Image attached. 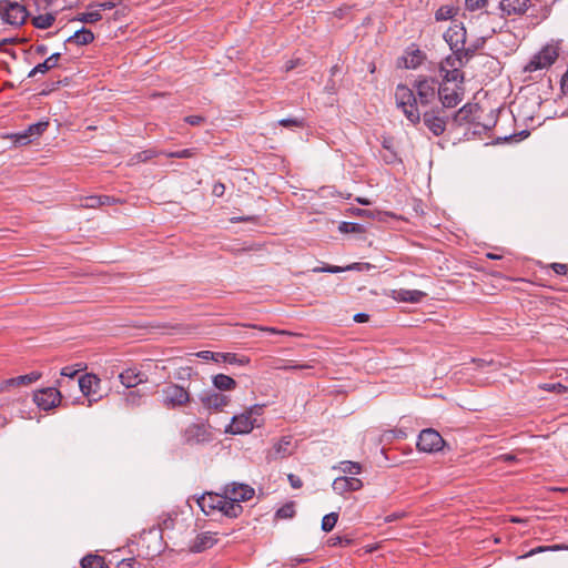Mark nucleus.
<instances>
[{
    "instance_id": "obj_1",
    "label": "nucleus",
    "mask_w": 568,
    "mask_h": 568,
    "mask_svg": "<svg viewBox=\"0 0 568 568\" xmlns=\"http://www.w3.org/2000/svg\"><path fill=\"white\" fill-rule=\"evenodd\" d=\"M439 84L433 78L418 79L414 89L405 84H398L395 91V100L398 109H400L406 119L414 125L422 120V113L418 104L427 106L438 99Z\"/></svg>"
},
{
    "instance_id": "obj_2",
    "label": "nucleus",
    "mask_w": 568,
    "mask_h": 568,
    "mask_svg": "<svg viewBox=\"0 0 568 568\" xmlns=\"http://www.w3.org/2000/svg\"><path fill=\"white\" fill-rule=\"evenodd\" d=\"M161 404L166 409H179L191 402L190 392L175 383H168L161 389Z\"/></svg>"
},
{
    "instance_id": "obj_3",
    "label": "nucleus",
    "mask_w": 568,
    "mask_h": 568,
    "mask_svg": "<svg viewBox=\"0 0 568 568\" xmlns=\"http://www.w3.org/2000/svg\"><path fill=\"white\" fill-rule=\"evenodd\" d=\"M424 125L435 135H442L447 126L448 115L443 108H430L422 114Z\"/></svg>"
},
{
    "instance_id": "obj_4",
    "label": "nucleus",
    "mask_w": 568,
    "mask_h": 568,
    "mask_svg": "<svg viewBox=\"0 0 568 568\" xmlns=\"http://www.w3.org/2000/svg\"><path fill=\"white\" fill-rule=\"evenodd\" d=\"M558 55V48L548 44L531 58V60L525 67V71L534 72L537 70L549 68L551 64L555 63Z\"/></svg>"
},
{
    "instance_id": "obj_5",
    "label": "nucleus",
    "mask_w": 568,
    "mask_h": 568,
    "mask_svg": "<svg viewBox=\"0 0 568 568\" xmlns=\"http://www.w3.org/2000/svg\"><path fill=\"white\" fill-rule=\"evenodd\" d=\"M445 440L434 428L423 429L417 439V448L424 453H437L443 449Z\"/></svg>"
},
{
    "instance_id": "obj_6",
    "label": "nucleus",
    "mask_w": 568,
    "mask_h": 568,
    "mask_svg": "<svg viewBox=\"0 0 568 568\" xmlns=\"http://www.w3.org/2000/svg\"><path fill=\"white\" fill-rule=\"evenodd\" d=\"M0 16L6 23L20 26L26 21L28 12L18 2L2 1L0 2Z\"/></svg>"
},
{
    "instance_id": "obj_7",
    "label": "nucleus",
    "mask_w": 568,
    "mask_h": 568,
    "mask_svg": "<svg viewBox=\"0 0 568 568\" xmlns=\"http://www.w3.org/2000/svg\"><path fill=\"white\" fill-rule=\"evenodd\" d=\"M78 384L83 396L88 398L89 406L101 399L102 396L99 394L101 379L95 374L87 373L82 375Z\"/></svg>"
},
{
    "instance_id": "obj_8",
    "label": "nucleus",
    "mask_w": 568,
    "mask_h": 568,
    "mask_svg": "<svg viewBox=\"0 0 568 568\" xmlns=\"http://www.w3.org/2000/svg\"><path fill=\"white\" fill-rule=\"evenodd\" d=\"M49 121H39L37 123L30 124L22 132H18L11 135L14 144L18 145H28L32 141L40 138L48 129Z\"/></svg>"
},
{
    "instance_id": "obj_9",
    "label": "nucleus",
    "mask_w": 568,
    "mask_h": 568,
    "mask_svg": "<svg viewBox=\"0 0 568 568\" xmlns=\"http://www.w3.org/2000/svg\"><path fill=\"white\" fill-rule=\"evenodd\" d=\"M61 393L55 387H47L34 393L33 400L43 410L57 407L61 402Z\"/></svg>"
},
{
    "instance_id": "obj_10",
    "label": "nucleus",
    "mask_w": 568,
    "mask_h": 568,
    "mask_svg": "<svg viewBox=\"0 0 568 568\" xmlns=\"http://www.w3.org/2000/svg\"><path fill=\"white\" fill-rule=\"evenodd\" d=\"M466 36L467 32L463 23H453L444 33V39L453 51V55H456L459 49L466 44Z\"/></svg>"
},
{
    "instance_id": "obj_11",
    "label": "nucleus",
    "mask_w": 568,
    "mask_h": 568,
    "mask_svg": "<svg viewBox=\"0 0 568 568\" xmlns=\"http://www.w3.org/2000/svg\"><path fill=\"white\" fill-rule=\"evenodd\" d=\"M438 100L442 103V108H455L463 100V88L457 84L449 87L446 83L439 84Z\"/></svg>"
},
{
    "instance_id": "obj_12",
    "label": "nucleus",
    "mask_w": 568,
    "mask_h": 568,
    "mask_svg": "<svg viewBox=\"0 0 568 568\" xmlns=\"http://www.w3.org/2000/svg\"><path fill=\"white\" fill-rule=\"evenodd\" d=\"M212 439V433L204 424H191L184 430V440L189 445L207 443Z\"/></svg>"
},
{
    "instance_id": "obj_13",
    "label": "nucleus",
    "mask_w": 568,
    "mask_h": 568,
    "mask_svg": "<svg viewBox=\"0 0 568 568\" xmlns=\"http://www.w3.org/2000/svg\"><path fill=\"white\" fill-rule=\"evenodd\" d=\"M294 452L292 437L284 436L274 443L273 447L267 452L266 459L268 462L283 459L291 456Z\"/></svg>"
},
{
    "instance_id": "obj_14",
    "label": "nucleus",
    "mask_w": 568,
    "mask_h": 568,
    "mask_svg": "<svg viewBox=\"0 0 568 568\" xmlns=\"http://www.w3.org/2000/svg\"><path fill=\"white\" fill-rule=\"evenodd\" d=\"M255 426H258L255 418H251L250 414L245 412L235 415L232 418L231 425L227 427L226 432L231 434H248Z\"/></svg>"
},
{
    "instance_id": "obj_15",
    "label": "nucleus",
    "mask_w": 568,
    "mask_h": 568,
    "mask_svg": "<svg viewBox=\"0 0 568 568\" xmlns=\"http://www.w3.org/2000/svg\"><path fill=\"white\" fill-rule=\"evenodd\" d=\"M204 408L221 412L230 403V397L217 392H204L200 395Z\"/></svg>"
},
{
    "instance_id": "obj_16",
    "label": "nucleus",
    "mask_w": 568,
    "mask_h": 568,
    "mask_svg": "<svg viewBox=\"0 0 568 568\" xmlns=\"http://www.w3.org/2000/svg\"><path fill=\"white\" fill-rule=\"evenodd\" d=\"M224 491L226 497L240 505L242 501H246L254 496V489L245 484L233 483L231 485H226Z\"/></svg>"
},
{
    "instance_id": "obj_17",
    "label": "nucleus",
    "mask_w": 568,
    "mask_h": 568,
    "mask_svg": "<svg viewBox=\"0 0 568 568\" xmlns=\"http://www.w3.org/2000/svg\"><path fill=\"white\" fill-rule=\"evenodd\" d=\"M225 498V491L223 494L206 493L197 499V505L206 515L212 514L214 510H219L223 504L222 500Z\"/></svg>"
},
{
    "instance_id": "obj_18",
    "label": "nucleus",
    "mask_w": 568,
    "mask_h": 568,
    "mask_svg": "<svg viewBox=\"0 0 568 568\" xmlns=\"http://www.w3.org/2000/svg\"><path fill=\"white\" fill-rule=\"evenodd\" d=\"M363 481L356 477H337L332 484L333 490L338 495H344L349 491H357L362 489Z\"/></svg>"
},
{
    "instance_id": "obj_19",
    "label": "nucleus",
    "mask_w": 568,
    "mask_h": 568,
    "mask_svg": "<svg viewBox=\"0 0 568 568\" xmlns=\"http://www.w3.org/2000/svg\"><path fill=\"white\" fill-rule=\"evenodd\" d=\"M529 4L530 0H500L499 9L505 16H523Z\"/></svg>"
},
{
    "instance_id": "obj_20",
    "label": "nucleus",
    "mask_w": 568,
    "mask_h": 568,
    "mask_svg": "<svg viewBox=\"0 0 568 568\" xmlns=\"http://www.w3.org/2000/svg\"><path fill=\"white\" fill-rule=\"evenodd\" d=\"M446 64L449 65L452 69L450 70H445L444 68H442V71L445 72L443 78H444V83H448V82H454L455 84L457 83H462L463 80H464V74L463 72L460 71V67L458 61H454V55H449L446 58Z\"/></svg>"
},
{
    "instance_id": "obj_21",
    "label": "nucleus",
    "mask_w": 568,
    "mask_h": 568,
    "mask_svg": "<svg viewBox=\"0 0 568 568\" xmlns=\"http://www.w3.org/2000/svg\"><path fill=\"white\" fill-rule=\"evenodd\" d=\"M217 542L215 534L211 531H204L199 534L192 542L190 550L192 552H202L206 549L212 548Z\"/></svg>"
},
{
    "instance_id": "obj_22",
    "label": "nucleus",
    "mask_w": 568,
    "mask_h": 568,
    "mask_svg": "<svg viewBox=\"0 0 568 568\" xmlns=\"http://www.w3.org/2000/svg\"><path fill=\"white\" fill-rule=\"evenodd\" d=\"M120 382L126 388H133L141 383L146 382V377L136 368H128L119 375Z\"/></svg>"
},
{
    "instance_id": "obj_23",
    "label": "nucleus",
    "mask_w": 568,
    "mask_h": 568,
    "mask_svg": "<svg viewBox=\"0 0 568 568\" xmlns=\"http://www.w3.org/2000/svg\"><path fill=\"white\" fill-rule=\"evenodd\" d=\"M61 53L55 52L47 58L43 62L37 64L28 74L29 78L36 77L38 73H47L51 69L58 67Z\"/></svg>"
},
{
    "instance_id": "obj_24",
    "label": "nucleus",
    "mask_w": 568,
    "mask_h": 568,
    "mask_svg": "<svg viewBox=\"0 0 568 568\" xmlns=\"http://www.w3.org/2000/svg\"><path fill=\"white\" fill-rule=\"evenodd\" d=\"M94 40V34L91 30L82 28L75 31L67 39V43H75L77 45H87Z\"/></svg>"
},
{
    "instance_id": "obj_25",
    "label": "nucleus",
    "mask_w": 568,
    "mask_h": 568,
    "mask_svg": "<svg viewBox=\"0 0 568 568\" xmlns=\"http://www.w3.org/2000/svg\"><path fill=\"white\" fill-rule=\"evenodd\" d=\"M222 501L223 504L221 505L222 507L220 508V511L226 517L235 518L243 511L242 505L232 501V499L226 496Z\"/></svg>"
},
{
    "instance_id": "obj_26",
    "label": "nucleus",
    "mask_w": 568,
    "mask_h": 568,
    "mask_svg": "<svg viewBox=\"0 0 568 568\" xmlns=\"http://www.w3.org/2000/svg\"><path fill=\"white\" fill-rule=\"evenodd\" d=\"M396 294L397 300L407 303H418L426 296V293L418 290H399Z\"/></svg>"
},
{
    "instance_id": "obj_27",
    "label": "nucleus",
    "mask_w": 568,
    "mask_h": 568,
    "mask_svg": "<svg viewBox=\"0 0 568 568\" xmlns=\"http://www.w3.org/2000/svg\"><path fill=\"white\" fill-rule=\"evenodd\" d=\"M474 105L465 104L463 105L453 116L454 122L462 126L466 123H469L473 120V111Z\"/></svg>"
},
{
    "instance_id": "obj_28",
    "label": "nucleus",
    "mask_w": 568,
    "mask_h": 568,
    "mask_svg": "<svg viewBox=\"0 0 568 568\" xmlns=\"http://www.w3.org/2000/svg\"><path fill=\"white\" fill-rule=\"evenodd\" d=\"M213 385L220 390H232L236 387V382L229 375L217 374L213 377Z\"/></svg>"
},
{
    "instance_id": "obj_29",
    "label": "nucleus",
    "mask_w": 568,
    "mask_h": 568,
    "mask_svg": "<svg viewBox=\"0 0 568 568\" xmlns=\"http://www.w3.org/2000/svg\"><path fill=\"white\" fill-rule=\"evenodd\" d=\"M478 49V45L476 44H469L463 45V49H459V51L454 55V61H458L459 65H464L466 62H468L474 54L476 53Z\"/></svg>"
},
{
    "instance_id": "obj_30",
    "label": "nucleus",
    "mask_w": 568,
    "mask_h": 568,
    "mask_svg": "<svg viewBox=\"0 0 568 568\" xmlns=\"http://www.w3.org/2000/svg\"><path fill=\"white\" fill-rule=\"evenodd\" d=\"M82 568H108L104 558L99 555H87L81 559Z\"/></svg>"
},
{
    "instance_id": "obj_31",
    "label": "nucleus",
    "mask_w": 568,
    "mask_h": 568,
    "mask_svg": "<svg viewBox=\"0 0 568 568\" xmlns=\"http://www.w3.org/2000/svg\"><path fill=\"white\" fill-rule=\"evenodd\" d=\"M333 469H338L344 474L358 475L362 473V465L357 462L343 460L338 466H334Z\"/></svg>"
},
{
    "instance_id": "obj_32",
    "label": "nucleus",
    "mask_w": 568,
    "mask_h": 568,
    "mask_svg": "<svg viewBox=\"0 0 568 568\" xmlns=\"http://www.w3.org/2000/svg\"><path fill=\"white\" fill-rule=\"evenodd\" d=\"M423 59H424V54L420 50L415 49L413 51H409L406 53V57L404 58L405 67L407 69H415L422 64Z\"/></svg>"
},
{
    "instance_id": "obj_33",
    "label": "nucleus",
    "mask_w": 568,
    "mask_h": 568,
    "mask_svg": "<svg viewBox=\"0 0 568 568\" xmlns=\"http://www.w3.org/2000/svg\"><path fill=\"white\" fill-rule=\"evenodd\" d=\"M55 21V13L39 14L32 18V24L37 29H48L52 27Z\"/></svg>"
},
{
    "instance_id": "obj_34",
    "label": "nucleus",
    "mask_w": 568,
    "mask_h": 568,
    "mask_svg": "<svg viewBox=\"0 0 568 568\" xmlns=\"http://www.w3.org/2000/svg\"><path fill=\"white\" fill-rule=\"evenodd\" d=\"M353 270H357L359 271L361 270V264L359 263H353L351 265H347L345 267H342V266H334V265H326V266H323V267H315L313 270V272H324V273H342V272H345V271H353Z\"/></svg>"
},
{
    "instance_id": "obj_35",
    "label": "nucleus",
    "mask_w": 568,
    "mask_h": 568,
    "mask_svg": "<svg viewBox=\"0 0 568 568\" xmlns=\"http://www.w3.org/2000/svg\"><path fill=\"white\" fill-rule=\"evenodd\" d=\"M102 19L100 10L90 9L87 12H82L78 16L77 20L83 23H95Z\"/></svg>"
},
{
    "instance_id": "obj_36",
    "label": "nucleus",
    "mask_w": 568,
    "mask_h": 568,
    "mask_svg": "<svg viewBox=\"0 0 568 568\" xmlns=\"http://www.w3.org/2000/svg\"><path fill=\"white\" fill-rule=\"evenodd\" d=\"M456 14V9L452 6H442L435 12V19L437 21H446L452 19Z\"/></svg>"
},
{
    "instance_id": "obj_37",
    "label": "nucleus",
    "mask_w": 568,
    "mask_h": 568,
    "mask_svg": "<svg viewBox=\"0 0 568 568\" xmlns=\"http://www.w3.org/2000/svg\"><path fill=\"white\" fill-rule=\"evenodd\" d=\"M40 377H41V373L31 372L30 374L20 375V376L14 377V381H16V385H18V386H27V385H30V384L37 382L38 379H40Z\"/></svg>"
},
{
    "instance_id": "obj_38",
    "label": "nucleus",
    "mask_w": 568,
    "mask_h": 568,
    "mask_svg": "<svg viewBox=\"0 0 568 568\" xmlns=\"http://www.w3.org/2000/svg\"><path fill=\"white\" fill-rule=\"evenodd\" d=\"M338 520V514L337 513H329L325 515L322 519V529L325 532H329L335 527L336 523Z\"/></svg>"
},
{
    "instance_id": "obj_39",
    "label": "nucleus",
    "mask_w": 568,
    "mask_h": 568,
    "mask_svg": "<svg viewBox=\"0 0 568 568\" xmlns=\"http://www.w3.org/2000/svg\"><path fill=\"white\" fill-rule=\"evenodd\" d=\"M295 515L294 503H287L276 510V517L281 519L293 518Z\"/></svg>"
},
{
    "instance_id": "obj_40",
    "label": "nucleus",
    "mask_w": 568,
    "mask_h": 568,
    "mask_svg": "<svg viewBox=\"0 0 568 568\" xmlns=\"http://www.w3.org/2000/svg\"><path fill=\"white\" fill-rule=\"evenodd\" d=\"M244 327H251L258 329L261 332H268L272 334H280V335H294L292 332L284 331V329H277L275 327H268V326H262V325H255V324H244Z\"/></svg>"
},
{
    "instance_id": "obj_41",
    "label": "nucleus",
    "mask_w": 568,
    "mask_h": 568,
    "mask_svg": "<svg viewBox=\"0 0 568 568\" xmlns=\"http://www.w3.org/2000/svg\"><path fill=\"white\" fill-rule=\"evenodd\" d=\"M559 549H562V547L558 546V545H555V546H539V547H536V548L529 550L525 555L518 556L517 559L520 560V559H525V558L531 557V556H534L536 554H539V552H544V551H547V550H559Z\"/></svg>"
},
{
    "instance_id": "obj_42",
    "label": "nucleus",
    "mask_w": 568,
    "mask_h": 568,
    "mask_svg": "<svg viewBox=\"0 0 568 568\" xmlns=\"http://www.w3.org/2000/svg\"><path fill=\"white\" fill-rule=\"evenodd\" d=\"M142 399V395L139 390H130L125 394L124 400L129 406H138L140 405Z\"/></svg>"
},
{
    "instance_id": "obj_43",
    "label": "nucleus",
    "mask_w": 568,
    "mask_h": 568,
    "mask_svg": "<svg viewBox=\"0 0 568 568\" xmlns=\"http://www.w3.org/2000/svg\"><path fill=\"white\" fill-rule=\"evenodd\" d=\"M539 387L546 392H555L558 394H564L568 389L561 383H545V384H541Z\"/></svg>"
},
{
    "instance_id": "obj_44",
    "label": "nucleus",
    "mask_w": 568,
    "mask_h": 568,
    "mask_svg": "<svg viewBox=\"0 0 568 568\" xmlns=\"http://www.w3.org/2000/svg\"><path fill=\"white\" fill-rule=\"evenodd\" d=\"M278 124L284 128H303L304 120L297 118H287L278 121Z\"/></svg>"
},
{
    "instance_id": "obj_45",
    "label": "nucleus",
    "mask_w": 568,
    "mask_h": 568,
    "mask_svg": "<svg viewBox=\"0 0 568 568\" xmlns=\"http://www.w3.org/2000/svg\"><path fill=\"white\" fill-rule=\"evenodd\" d=\"M155 156V152L153 150L141 151L133 155L131 161L133 162H146Z\"/></svg>"
},
{
    "instance_id": "obj_46",
    "label": "nucleus",
    "mask_w": 568,
    "mask_h": 568,
    "mask_svg": "<svg viewBox=\"0 0 568 568\" xmlns=\"http://www.w3.org/2000/svg\"><path fill=\"white\" fill-rule=\"evenodd\" d=\"M278 369L293 371V369H310L312 366L307 364H295L293 361H286L283 365L277 366Z\"/></svg>"
},
{
    "instance_id": "obj_47",
    "label": "nucleus",
    "mask_w": 568,
    "mask_h": 568,
    "mask_svg": "<svg viewBox=\"0 0 568 568\" xmlns=\"http://www.w3.org/2000/svg\"><path fill=\"white\" fill-rule=\"evenodd\" d=\"M488 0H465V8L469 11H476L484 8Z\"/></svg>"
},
{
    "instance_id": "obj_48",
    "label": "nucleus",
    "mask_w": 568,
    "mask_h": 568,
    "mask_svg": "<svg viewBox=\"0 0 568 568\" xmlns=\"http://www.w3.org/2000/svg\"><path fill=\"white\" fill-rule=\"evenodd\" d=\"M115 6V2L113 1L92 2L89 4V9L100 10L101 12L102 10H111Z\"/></svg>"
},
{
    "instance_id": "obj_49",
    "label": "nucleus",
    "mask_w": 568,
    "mask_h": 568,
    "mask_svg": "<svg viewBox=\"0 0 568 568\" xmlns=\"http://www.w3.org/2000/svg\"><path fill=\"white\" fill-rule=\"evenodd\" d=\"M77 366H78L77 368L74 366L63 367L61 369V376L73 378L80 371L83 369L81 364H78Z\"/></svg>"
},
{
    "instance_id": "obj_50",
    "label": "nucleus",
    "mask_w": 568,
    "mask_h": 568,
    "mask_svg": "<svg viewBox=\"0 0 568 568\" xmlns=\"http://www.w3.org/2000/svg\"><path fill=\"white\" fill-rule=\"evenodd\" d=\"M196 356L199 358L205 359V361H220L221 353H213L211 351H201L196 353Z\"/></svg>"
},
{
    "instance_id": "obj_51",
    "label": "nucleus",
    "mask_w": 568,
    "mask_h": 568,
    "mask_svg": "<svg viewBox=\"0 0 568 568\" xmlns=\"http://www.w3.org/2000/svg\"><path fill=\"white\" fill-rule=\"evenodd\" d=\"M82 206L90 209L99 207L101 206V200L99 196H88L83 200Z\"/></svg>"
},
{
    "instance_id": "obj_52",
    "label": "nucleus",
    "mask_w": 568,
    "mask_h": 568,
    "mask_svg": "<svg viewBox=\"0 0 568 568\" xmlns=\"http://www.w3.org/2000/svg\"><path fill=\"white\" fill-rule=\"evenodd\" d=\"M119 568H140V562L135 558H126L119 562Z\"/></svg>"
},
{
    "instance_id": "obj_53",
    "label": "nucleus",
    "mask_w": 568,
    "mask_h": 568,
    "mask_svg": "<svg viewBox=\"0 0 568 568\" xmlns=\"http://www.w3.org/2000/svg\"><path fill=\"white\" fill-rule=\"evenodd\" d=\"M184 121L193 126L201 125L205 119L202 115H187L184 118Z\"/></svg>"
},
{
    "instance_id": "obj_54",
    "label": "nucleus",
    "mask_w": 568,
    "mask_h": 568,
    "mask_svg": "<svg viewBox=\"0 0 568 568\" xmlns=\"http://www.w3.org/2000/svg\"><path fill=\"white\" fill-rule=\"evenodd\" d=\"M361 226L357 223L343 222L339 225V230L345 233L357 232Z\"/></svg>"
},
{
    "instance_id": "obj_55",
    "label": "nucleus",
    "mask_w": 568,
    "mask_h": 568,
    "mask_svg": "<svg viewBox=\"0 0 568 568\" xmlns=\"http://www.w3.org/2000/svg\"><path fill=\"white\" fill-rule=\"evenodd\" d=\"M552 271L558 275H568V266L562 263H552L550 264Z\"/></svg>"
},
{
    "instance_id": "obj_56",
    "label": "nucleus",
    "mask_w": 568,
    "mask_h": 568,
    "mask_svg": "<svg viewBox=\"0 0 568 568\" xmlns=\"http://www.w3.org/2000/svg\"><path fill=\"white\" fill-rule=\"evenodd\" d=\"M287 479H288L290 485L294 489H298V488H301L303 486V480L298 476H296L294 474H290L287 476Z\"/></svg>"
},
{
    "instance_id": "obj_57",
    "label": "nucleus",
    "mask_w": 568,
    "mask_h": 568,
    "mask_svg": "<svg viewBox=\"0 0 568 568\" xmlns=\"http://www.w3.org/2000/svg\"><path fill=\"white\" fill-rule=\"evenodd\" d=\"M12 387H19L18 385H16L14 377L13 378H9V379H4V381H2L0 383V392H8Z\"/></svg>"
},
{
    "instance_id": "obj_58",
    "label": "nucleus",
    "mask_w": 568,
    "mask_h": 568,
    "mask_svg": "<svg viewBox=\"0 0 568 568\" xmlns=\"http://www.w3.org/2000/svg\"><path fill=\"white\" fill-rule=\"evenodd\" d=\"M194 154V152L191 149H184L174 153H171L170 156L178 158V159H186L191 158Z\"/></svg>"
},
{
    "instance_id": "obj_59",
    "label": "nucleus",
    "mask_w": 568,
    "mask_h": 568,
    "mask_svg": "<svg viewBox=\"0 0 568 568\" xmlns=\"http://www.w3.org/2000/svg\"><path fill=\"white\" fill-rule=\"evenodd\" d=\"M265 405H253L247 410H245L246 414H250L251 418L253 416H260L263 413V408Z\"/></svg>"
},
{
    "instance_id": "obj_60",
    "label": "nucleus",
    "mask_w": 568,
    "mask_h": 568,
    "mask_svg": "<svg viewBox=\"0 0 568 568\" xmlns=\"http://www.w3.org/2000/svg\"><path fill=\"white\" fill-rule=\"evenodd\" d=\"M332 545L333 546H349L352 544V539H349L348 537H335V538H332Z\"/></svg>"
},
{
    "instance_id": "obj_61",
    "label": "nucleus",
    "mask_w": 568,
    "mask_h": 568,
    "mask_svg": "<svg viewBox=\"0 0 568 568\" xmlns=\"http://www.w3.org/2000/svg\"><path fill=\"white\" fill-rule=\"evenodd\" d=\"M224 191H225L224 184H222V183L214 184V186H213V194L215 196H222L224 194Z\"/></svg>"
},
{
    "instance_id": "obj_62",
    "label": "nucleus",
    "mask_w": 568,
    "mask_h": 568,
    "mask_svg": "<svg viewBox=\"0 0 568 568\" xmlns=\"http://www.w3.org/2000/svg\"><path fill=\"white\" fill-rule=\"evenodd\" d=\"M499 460L501 462H505V463H513V462H516L517 460V457L516 455L514 454H503L498 457Z\"/></svg>"
},
{
    "instance_id": "obj_63",
    "label": "nucleus",
    "mask_w": 568,
    "mask_h": 568,
    "mask_svg": "<svg viewBox=\"0 0 568 568\" xmlns=\"http://www.w3.org/2000/svg\"><path fill=\"white\" fill-rule=\"evenodd\" d=\"M99 199L101 200V206L111 205L116 202V200L114 197H111L108 195H99Z\"/></svg>"
},
{
    "instance_id": "obj_64",
    "label": "nucleus",
    "mask_w": 568,
    "mask_h": 568,
    "mask_svg": "<svg viewBox=\"0 0 568 568\" xmlns=\"http://www.w3.org/2000/svg\"><path fill=\"white\" fill-rule=\"evenodd\" d=\"M561 90H562V92L565 94H568V70L562 75V79H561Z\"/></svg>"
}]
</instances>
